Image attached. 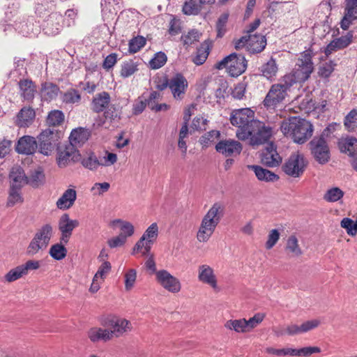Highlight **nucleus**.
<instances>
[{
  "label": "nucleus",
  "instance_id": "774afa93",
  "mask_svg": "<svg viewBox=\"0 0 357 357\" xmlns=\"http://www.w3.org/2000/svg\"><path fill=\"white\" fill-rule=\"evenodd\" d=\"M280 238V232L278 229H274L270 231L268 240L266 243V248L268 250L271 249L278 241Z\"/></svg>",
  "mask_w": 357,
  "mask_h": 357
},
{
  "label": "nucleus",
  "instance_id": "c03bdc74",
  "mask_svg": "<svg viewBox=\"0 0 357 357\" xmlns=\"http://www.w3.org/2000/svg\"><path fill=\"white\" fill-rule=\"evenodd\" d=\"M209 54V48L206 44H202L197 49L196 55L192 59V61L197 66L203 64Z\"/></svg>",
  "mask_w": 357,
  "mask_h": 357
},
{
  "label": "nucleus",
  "instance_id": "c756f323",
  "mask_svg": "<svg viewBox=\"0 0 357 357\" xmlns=\"http://www.w3.org/2000/svg\"><path fill=\"white\" fill-rule=\"evenodd\" d=\"M89 139V133L84 129L79 128L74 129L69 137V145L77 150L81 147Z\"/></svg>",
  "mask_w": 357,
  "mask_h": 357
},
{
  "label": "nucleus",
  "instance_id": "3c124183",
  "mask_svg": "<svg viewBox=\"0 0 357 357\" xmlns=\"http://www.w3.org/2000/svg\"><path fill=\"white\" fill-rule=\"evenodd\" d=\"M167 55L162 52H158L149 61V66L151 69H158L162 67L167 62Z\"/></svg>",
  "mask_w": 357,
  "mask_h": 357
},
{
  "label": "nucleus",
  "instance_id": "39448f33",
  "mask_svg": "<svg viewBox=\"0 0 357 357\" xmlns=\"http://www.w3.org/2000/svg\"><path fill=\"white\" fill-rule=\"evenodd\" d=\"M53 229L50 224H45L42 226L35 234L26 248V254L33 256L40 251L45 250L52 236Z\"/></svg>",
  "mask_w": 357,
  "mask_h": 357
},
{
  "label": "nucleus",
  "instance_id": "de8ad7c7",
  "mask_svg": "<svg viewBox=\"0 0 357 357\" xmlns=\"http://www.w3.org/2000/svg\"><path fill=\"white\" fill-rule=\"evenodd\" d=\"M49 254L53 259L59 261L66 257L67 250L63 245L56 243L50 248Z\"/></svg>",
  "mask_w": 357,
  "mask_h": 357
},
{
  "label": "nucleus",
  "instance_id": "338daca9",
  "mask_svg": "<svg viewBox=\"0 0 357 357\" xmlns=\"http://www.w3.org/2000/svg\"><path fill=\"white\" fill-rule=\"evenodd\" d=\"M146 98L143 96L139 97L132 105V114L135 115H139L142 113L146 107Z\"/></svg>",
  "mask_w": 357,
  "mask_h": 357
},
{
  "label": "nucleus",
  "instance_id": "680f3d73",
  "mask_svg": "<svg viewBox=\"0 0 357 357\" xmlns=\"http://www.w3.org/2000/svg\"><path fill=\"white\" fill-rule=\"evenodd\" d=\"M114 222L121 224V231L123 236L127 237L131 236L135 232L134 226L128 221L121 220L120 219L116 220Z\"/></svg>",
  "mask_w": 357,
  "mask_h": 357
},
{
  "label": "nucleus",
  "instance_id": "e2e57ef3",
  "mask_svg": "<svg viewBox=\"0 0 357 357\" xmlns=\"http://www.w3.org/2000/svg\"><path fill=\"white\" fill-rule=\"evenodd\" d=\"M264 314L257 313L248 320L245 319V325L248 332L257 327L264 320Z\"/></svg>",
  "mask_w": 357,
  "mask_h": 357
},
{
  "label": "nucleus",
  "instance_id": "f257e3e1",
  "mask_svg": "<svg viewBox=\"0 0 357 357\" xmlns=\"http://www.w3.org/2000/svg\"><path fill=\"white\" fill-rule=\"evenodd\" d=\"M280 130L287 137H290L297 144H304L313 133L312 124L297 116L291 117L282 121Z\"/></svg>",
  "mask_w": 357,
  "mask_h": 357
},
{
  "label": "nucleus",
  "instance_id": "052dcab7",
  "mask_svg": "<svg viewBox=\"0 0 357 357\" xmlns=\"http://www.w3.org/2000/svg\"><path fill=\"white\" fill-rule=\"evenodd\" d=\"M24 275L25 274L22 270V267L20 265L8 271L5 275V280L8 282H12L22 278Z\"/></svg>",
  "mask_w": 357,
  "mask_h": 357
},
{
  "label": "nucleus",
  "instance_id": "5701e85b",
  "mask_svg": "<svg viewBox=\"0 0 357 357\" xmlns=\"http://www.w3.org/2000/svg\"><path fill=\"white\" fill-rule=\"evenodd\" d=\"M261 160V163L268 167H278L282 162V158L272 144L262 153Z\"/></svg>",
  "mask_w": 357,
  "mask_h": 357
},
{
  "label": "nucleus",
  "instance_id": "cd10ccee",
  "mask_svg": "<svg viewBox=\"0 0 357 357\" xmlns=\"http://www.w3.org/2000/svg\"><path fill=\"white\" fill-rule=\"evenodd\" d=\"M109 102L110 96L109 93L102 91L97 93L92 100L91 109L96 113L102 112L108 107Z\"/></svg>",
  "mask_w": 357,
  "mask_h": 357
},
{
  "label": "nucleus",
  "instance_id": "6ab92c4d",
  "mask_svg": "<svg viewBox=\"0 0 357 357\" xmlns=\"http://www.w3.org/2000/svg\"><path fill=\"white\" fill-rule=\"evenodd\" d=\"M78 225L79 222L77 220H71L68 214H63L59 221V229L61 233V241L68 243L73 229Z\"/></svg>",
  "mask_w": 357,
  "mask_h": 357
},
{
  "label": "nucleus",
  "instance_id": "13d9d810",
  "mask_svg": "<svg viewBox=\"0 0 357 357\" xmlns=\"http://www.w3.org/2000/svg\"><path fill=\"white\" fill-rule=\"evenodd\" d=\"M81 100V96L78 91L70 89L63 96V101L68 104L78 103Z\"/></svg>",
  "mask_w": 357,
  "mask_h": 357
},
{
  "label": "nucleus",
  "instance_id": "37998d69",
  "mask_svg": "<svg viewBox=\"0 0 357 357\" xmlns=\"http://www.w3.org/2000/svg\"><path fill=\"white\" fill-rule=\"evenodd\" d=\"M137 66V63L132 60L124 61L121 64V76L123 78H127L132 75L138 70Z\"/></svg>",
  "mask_w": 357,
  "mask_h": 357
},
{
  "label": "nucleus",
  "instance_id": "6e6552de",
  "mask_svg": "<svg viewBox=\"0 0 357 357\" xmlns=\"http://www.w3.org/2000/svg\"><path fill=\"white\" fill-rule=\"evenodd\" d=\"M307 165V161L303 154L295 152L291 154L282 165L283 172L293 178L301 176Z\"/></svg>",
  "mask_w": 357,
  "mask_h": 357
},
{
  "label": "nucleus",
  "instance_id": "a19ab883",
  "mask_svg": "<svg viewBox=\"0 0 357 357\" xmlns=\"http://www.w3.org/2000/svg\"><path fill=\"white\" fill-rule=\"evenodd\" d=\"M285 249L292 257H299L303 253L298 245V241L295 236L288 238Z\"/></svg>",
  "mask_w": 357,
  "mask_h": 357
},
{
  "label": "nucleus",
  "instance_id": "e433bc0d",
  "mask_svg": "<svg viewBox=\"0 0 357 357\" xmlns=\"http://www.w3.org/2000/svg\"><path fill=\"white\" fill-rule=\"evenodd\" d=\"M45 182V174L41 167L31 172L30 175L27 176L26 183L33 188H38Z\"/></svg>",
  "mask_w": 357,
  "mask_h": 357
},
{
  "label": "nucleus",
  "instance_id": "c9c22d12",
  "mask_svg": "<svg viewBox=\"0 0 357 357\" xmlns=\"http://www.w3.org/2000/svg\"><path fill=\"white\" fill-rule=\"evenodd\" d=\"M59 92V88L56 84L52 82H45L42 84L40 94L42 98L47 101L55 99Z\"/></svg>",
  "mask_w": 357,
  "mask_h": 357
},
{
  "label": "nucleus",
  "instance_id": "09e8293b",
  "mask_svg": "<svg viewBox=\"0 0 357 357\" xmlns=\"http://www.w3.org/2000/svg\"><path fill=\"white\" fill-rule=\"evenodd\" d=\"M344 192L337 187L328 189L324 195V199L328 202H335L342 199Z\"/></svg>",
  "mask_w": 357,
  "mask_h": 357
},
{
  "label": "nucleus",
  "instance_id": "aec40b11",
  "mask_svg": "<svg viewBox=\"0 0 357 357\" xmlns=\"http://www.w3.org/2000/svg\"><path fill=\"white\" fill-rule=\"evenodd\" d=\"M79 158L80 155L79 151L75 149L72 145L67 144L63 149H59L57 163L60 167H64L71 161L75 162L79 160Z\"/></svg>",
  "mask_w": 357,
  "mask_h": 357
},
{
  "label": "nucleus",
  "instance_id": "a18cd8bd",
  "mask_svg": "<svg viewBox=\"0 0 357 357\" xmlns=\"http://www.w3.org/2000/svg\"><path fill=\"white\" fill-rule=\"evenodd\" d=\"M201 35L202 34L195 29H192L187 33L183 34L181 36V40L183 41V45L188 47L194 45L199 41Z\"/></svg>",
  "mask_w": 357,
  "mask_h": 357
},
{
  "label": "nucleus",
  "instance_id": "b1692460",
  "mask_svg": "<svg viewBox=\"0 0 357 357\" xmlns=\"http://www.w3.org/2000/svg\"><path fill=\"white\" fill-rule=\"evenodd\" d=\"M36 116L35 110L31 107H24L17 113L15 123L20 128L29 127Z\"/></svg>",
  "mask_w": 357,
  "mask_h": 357
},
{
  "label": "nucleus",
  "instance_id": "f3484780",
  "mask_svg": "<svg viewBox=\"0 0 357 357\" xmlns=\"http://www.w3.org/2000/svg\"><path fill=\"white\" fill-rule=\"evenodd\" d=\"M217 152L226 157L239 155L242 151L240 142L234 139L220 140L215 145Z\"/></svg>",
  "mask_w": 357,
  "mask_h": 357
},
{
  "label": "nucleus",
  "instance_id": "bf43d9fd",
  "mask_svg": "<svg viewBox=\"0 0 357 357\" xmlns=\"http://www.w3.org/2000/svg\"><path fill=\"white\" fill-rule=\"evenodd\" d=\"M321 349L318 347H305L300 349H295V356L309 357L313 354H319Z\"/></svg>",
  "mask_w": 357,
  "mask_h": 357
},
{
  "label": "nucleus",
  "instance_id": "bb28decb",
  "mask_svg": "<svg viewBox=\"0 0 357 357\" xmlns=\"http://www.w3.org/2000/svg\"><path fill=\"white\" fill-rule=\"evenodd\" d=\"M77 199V192L73 188H68L57 200L56 207L61 210H67L72 207Z\"/></svg>",
  "mask_w": 357,
  "mask_h": 357
},
{
  "label": "nucleus",
  "instance_id": "79ce46f5",
  "mask_svg": "<svg viewBox=\"0 0 357 357\" xmlns=\"http://www.w3.org/2000/svg\"><path fill=\"white\" fill-rule=\"evenodd\" d=\"M21 188L11 185L9 191V195L7 201V206L12 207L15 204L22 203L23 202V197L20 192Z\"/></svg>",
  "mask_w": 357,
  "mask_h": 357
},
{
  "label": "nucleus",
  "instance_id": "49530a36",
  "mask_svg": "<svg viewBox=\"0 0 357 357\" xmlns=\"http://www.w3.org/2000/svg\"><path fill=\"white\" fill-rule=\"evenodd\" d=\"M64 120L63 113L57 109L51 111L47 117V123L50 126L55 127L61 125Z\"/></svg>",
  "mask_w": 357,
  "mask_h": 357
},
{
  "label": "nucleus",
  "instance_id": "c85d7f7f",
  "mask_svg": "<svg viewBox=\"0 0 357 357\" xmlns=\"http://www.w3.org/2000/svg\"><path fill=\"white\" fill-rule=\"evenodd\" d=\"M56 0H38L36 7V13L41 17H46L47 15L56 13Z\"/></svg>",
  "mask_w": 357,
  "mask_h": 357
},
{
  "label": "nucleus",
  "instance_id": "473e14b6",
  "mask_svg": "<svg viewBox=\"0 0 357 357\" xmlns=\"http://www.w3.org/2000/svg\"><path fill=\"white\" fill-rule=\"evenodd\" d=\"M19 86L21 91V96L26 100H32L36 92V86L29 79H22L19 82Z\"/></svg>",
  "mask_w": 357,
  "mask_h": 357
},
{
  "label": "nucleus",
  "instance_id": "0eeeda50",
  "mask_svg": "<svg viewBox=\"0 0 357 357\" xmlns=\"http://www.w3.org/2000/svg\"><path fill=\"white\" fill-rule=\"evenodd\" d=\"M61 132L55 128H47L38 136L39 152L45 155H50L58 145Z\"/></svg>",
  "mask_w": 357,
  "mask_h": 357
},
{
  "label": "nucleus",
  "instance_id": "2eb2a0df",
  "mask_svg": "<svg viewBox=\"0 0 357 357\" xmlns=\"http://www.w3.org/2000/svg\"><path fill=\"white\" fill-rule=\"evenodd\" d=\"M156 280L165 289L171 293H178L181 289L178 279L166 270H160L156 272Z\"/></svg>",
  "mask_w": 357,
  "mask_h": 357
},
{
  "label": "nucleus",
  "instance_id": "a211bd4d",
  "mask_svg": "<svg viewBox=\"0 0 357 357\" xmlns=\"http://www.w3.org/2000/svg\"><path fill=\"white\" fill-rule=\"evenodd\" d=\"M43 26L45 33L50 36L58 34L62 29L63 17L59 13H52L47 15Z\"/></svg>",
  "mask_w": 357,
  "mask_h": 357
},
{
  "label": "nucleus",
  "instance_id": "603ef678",
  "mask_svg": "<svg viewBox=\"0 0 357 357\" xmlns=\"http://www.w3.org/2000/svg\"><path fill=\"white\" fill-rule=\"evenodd\" d=\"M146 43V38L143 36H138L132 38L128 43V51L130 53H136L139 52Z\"/></svg>",
  "mask_w": 357,
  "mask_h": 357
},
{
  "label": "nucleus",
  "instance_id": "2f4dec72",
  "mask_svg": "<svg viewBox=\"0 0 357 357\" xmlns=\"http://www.w3.org/2000/svg\"><path fill=\"white\" fill-rule=\"evenodd\" d=\"M10 178L12 181L11 185L21 188L26 183L27 176L21 167L16 166L12 168L10 173Z\"/></svg>",
  "mask_w": 357,
  "mask_h": 357
},
{
  "label": "nucleus",
  "instance_id": "8fccbe9b",
  "mask_svg": "<svg viewBox=\"0 0 357 357\" xmlns=\"http://www.w3.org/2000/svg\"><path fill=\"white\" fill-rule=\"evenodd\" d=\"M201 9V6L197 3L196 0H189L184 3L182 10L185 15H196Z\"/></svg>",
  "mask_w": 357,
  "mask_h": 357
},
{
  "label": "nucleus",
  "instance_id": "5fc2aeb1",
  "mask_svg": "<svg viewBox=\"0 0 357 357\" xmlns=\"http://www.w3.org/2000/svg\"><path fill=\"white\" fill-rule=\"evenodd\" d=\"M344 124L349 131H354L357 127V110L352 109L345 116Z\"/></svg>",
  "mask_w": 357,
  "mask_h": 357
},
{
  "label": "nucleus",
  "instance_id": "6e6d98bb",
  "mask_svg": "<svg viewBox=\"0 0 357 357\" xmlns=\"http://www.w3.org/2000/svg\"><path fill=\"white\" fill-rule=\"evenodd\" d=\"M266 352L279 357L287 356H295V349L293 348L275 349L273 347H267L266 348Z\"/></svg>",
  "mask_w": 357,
  "mask_h": 357
},
{
  "label": "nucleus",
  "instance_id": "864d4df0",
  "mask_svg": "<svg viewBox=\"0 0 357 357\" xmlns=\"http://www.w3.org/2000/svg\"><path fill=\"white\" fill-rule=\"evenodd\" d=\"M340 225L346 229L349 236L357 235V220L354 221L349 218H344L341 220Z\"/></svg>",
  "mask_w": 357,
  "mask_h": 357
},
{
  "label": "nucleus",
  "instance_id": "ddd939ff",
  "mask_svg": "<svg viewBox=\"0 0 357 357\" xmlns=\"http://www.w3.org/2000/svg\"><path fill=\"white\" fill-rule=\"evenodd\" d=\"M338 148L342 153L349 157V162L352 168L357 172V138L347 137L338 141Z\"/></svg>",
  "mask_w": 357,
  "mask_h": 357
},
{
  "label": "nucleus",
  "instance_id": "7ed1b4c3",
  "mask_svg": "<svg viewBox=\"0 0 357 357\" xmlns=\"http://www.w3.org/2000/svg\"><path fill=\"white\" fill-rule=\"evenodd\" d=\"M257 121L254 111L250 108L234 110L230 116L231 123L238 128L236 136L241 140H245L251 136L253 122Z\"/></svg>",
  "mask_w": 357,
  "mask_h": 357
},
{
  "label": "nucleus",
  "instance_id": "7c9ffc66",
  "mask_svg": "<svg viewBox=\"0 0 357 357\" xmlns=\"http://www.w3.org/2000/svg\"><path fill=\"white\" fill-rule=\"evenodd\" d=\"M248 168L252 170L257 179L264 182H274L279 179V176L274 172L264 169L259 165H248Z\"/></svg>",
  "mask_w": 357,
  "mask_h": 357
},
{
  "label": "nucleus",
  "instance_id": "4be33fe9",
  "mask_svg": "<svg viewBox=\"0 0 357 357\" xmlns=\"http://www.w3.org/2000/svg\"><path fill=\"white\" fill-rule=\"evenodd\" d=\"M198 280L204 284H208L213 289H216L217 278L213 269L207 264H202L198 267Z\"/></svg>",
  "mask_w": 357,
  "mask_h": 357
},
{
  "label": "nucleus",
  "instance_id": "ea45409f",
  "mask_svg": "<svg viewBox=\"0 0 357 357\" xmlns=\"http://www.w3.org/2000/svg\"><path fill=\"white\" fill-rule=\"evenodd\" d=\"M225 327L236 333H247L245 319H230L226 321Z\"/></svg>",
  "mask_w": 357,
  "mask_h": 357
},
{
  "label": "nucleus",
  "instance_id": "9d476101",
  "mask_svg": "<svg viewBox=\"0 0 357 357\" xmlns=\"http://www.w3.org/2000/svg\"><path fill=\"white\" fill-rule=\"evenodd\" d=\"M313 69L311 54L307 52H303L293 71L294 82H305L310 77Z\"/></svg>",
  "mask_w": 357,
  "mask_h": 357
},
{
  "label": "nucleus",
  "instance_id": "4c0bfd02",
  "mask_svg": "<svg viewBox=\"0 0 357 357\" xmlns=\"http://www.w3.org/2000/svg\"><path fill=\"white\" fill-rule=\"evenodd\" d=\"M278 68L276 64V61L274 59L271 58L266 63L263 64L259 70L262 75L267 79H271L274 77L278 72Z\"/></svg>",
  "mask_w": 357,
  "mask_h": 357
},
{
  "label": "nucleus",
  "instance_id": "0e129e2a",
  "mask_svg": "<svg viewBox=\"0 0 357 357\" xmlns=\"http://www.w3.org/2000/svg\"><path fill=\"white\" fill-rule=\"evenodd\" d=\"M335 64L333 61L325 62L319 68V75L322 77H328L334 70Z\"/></svg>",
  "mask_w": 357,
  "mask_h": 357
},
{
  "label": "nucleus",
  "instance_id": "412c9836",
  "mask_svg": "<svg viewBox=\"0 0 357 357\" xmlns=\"http://www.w3.org/2000/svg\"><path fill=\"white\" fill-rule=\"evenodd\" d=\"M38 148L36 139L31 136L24 135L20 137L15 146V151L20 154H33Z\"/></svg>",
  "mask_w": 357,
  "mask_h": 357
},
{
  "label": "nucleus",
  "instance_id": "423d86ee",
  "mask_svg": "<svg viewBox=\"0 0 357 357\" xmlns=\"http://www.w3.org/2000/svg\"><path fill=\"white\" fill-rule=\"evenodd\" d=\"M247 61L244 55L232 53L215 63L218 70L227 68L231 77H238L243 74L247 68Z\"/></svg>",
  "mask_w": 357,
  "mask_h": 357
},
{
  "label": "nucleus",
  "instance_id": "9b49d317",
  "mask_svg": "<svg viewBox=\"0 0 357 357\" xmlns=\"http://www.w3.org/2000/svg\"><path fill=\"white\" fill-rule=\"evenodd\" d=\"M253 123L252 134L249 137L250 144L255 146L266 143L273 134L271 126L259 120Z\"/></svg>",
  "mask_w": 357,
  "mask_h": 357
},
{
  "label": "nucleus",
  "instance_id": "f8f14e48",
  "mask_svg": "<svg viewBox=\"0 0 357 357\" xmlns=\"http://www.w3.org/2000/svg\"><path fill=\"white\" fill-rule=\"evenodd\" d=\"M309 146L312 155L319 164L324 165L329 161L330 151L325 138L314 137Z\"/></svg>",
  "mask_w": 357,
  "mask_h": 357
},
{
  "label": "nucleus",
  "instance_id": "72a5a7b5",
  "mask_svg": "<svg viewBox=\"0 0 357 357\" xmlns=\"http://www.w3.org/2000/svg\"><path fill=\"white\" fill-rule=\"evenodd\" d=\"M108 329H104L101 328H92L88 331V337L90 340L93 342H97L99 341L107 342L112 340Z\"/></svg>",
  "mask_w": 357,
  "mask_h": 357
},
{
  "label": "nucleus",
  "instance_id": "58836bf2",
  "mask_svg": "<svg viewBox=\"0 0 357 357\" xmlns=\"http://www.w3.org/2000/svg\"><path fill=\"white\" fill-rule=\"evenodd\" d=\"M220 137V132L218 130H213L203 135L199 140V142L203 148H207L211 144L215 143Z\"/></svg>",
  "mask_w": 357,
  "mask_h": 357
},
{
  "label": "nucleus",
  "instance_id": "69168bd1",
  "mask_svg": "<svg viewBox=\"0 0 357 357\" xmlns=\"http://www.w3.org/2000/svg\"><path fill=\"white\" fill-rule=\"evenodd\" d=\"M137 272L135 269H130L125 275V288L126 290L131 289L135 282Z\"/></svg>",
  "mask_w": 357,
  "mask_h": 357
},
{
  "label": "nucleus",
  "instance_id": "20e7f679",
  "mask_svg": "<svg viewBox=\"0 0 357 357\" xmlns=\"http://www.w3.org/2000/svg\"><path fill=\"white\" fill-rule=\"evenodd\" d=\"M294 83L291 77L284 76L280 82L273 84L263 100L264 106L266 109H275L284 100Z\"/></svg>",
  "mask_w": 357,
  "mask_h": 357
},
{
  "label": "nucleus",
  "instance_id": "4468645a",
  "mask_svg": "<svg viewBox=\"0 0 357 357\" xmlns=\"http://www.w3.org/2000/svg\"><path fill=\"white\" fill-rule=\"evenodd\" d=\"M105 326L109 328V333L113 337H119L125 333L131 331L132 327L131 323L123 318L114 317L108 319L105 323Z\"/></svg>",
  "mask_w": 357,
  "mask_h": 357
},
{
  "label": "nucleus",
  "instance_id": "393cba45",
  "mask_svg": "<svg viewBox=\"0 0 357 357\" xmlns=\"http://www.w3.org/2000/svg\"><path fill=\"white\" fill-rule=\"evenodd\" d=\"M353 32L349 31L345 36L333 40L326 47V54H329L333 52L344 49L348 47L353 40Z\"/></svg>",
  "mask_w": 357,
  "mask_h": 357
},
{
  "label": "nucleus",
  "instance_id": "a878e982",
  "mask_svg": "<svg viewBox=\"0 0 357 357\" xmlns=\"http://www.w3.org/2000/svg\"><path fill=\"white\" fill-rule=\"evenodd\" d=\"M266 46V37L261 34L248 35V51L251 54L261 52Z\"/></svg>",
  "mask_w": 357,
  "mask_h": 357
},
{
  "label": "nucleus",
  "instance_id": "dca6fc26",
  "mask_svg": "<svg viewBox=\"0 0 357 357\" xmlns=\"http://www.w3.org/2000/svg\"><path fill=\"white\" fill-rule=\"evenodd\" d=\"M188 86V81L181 73H176L170 79L169 89L176 100H181L184 98Z\"/></svg>",
  "mask_w": 357,
  "mask_h": 357
},
{
  "label": "nucleus",
  "instance_id": "4d7b16f0",
  "mask_svg": "<svg viewBox=\"0 0 357 357\" xmlns=\"http://www.w3.org/2000/svg\"><path fill=\"white\" fill-rule=\"evenodd\" d=\"M229 18V13L222 14L216 23L217 38H222L226 32V24Z\"/></svg>",
  "mask_w": 357,
  "mask_h": 357
},
{
  "label": "nucleus",
  "instance_id": "1a4fd4ad",
  "mask_svg": "<svg viewBox=\"0 0 357 357\" xmlns=\"http://www.w3.org/2000/svg\"><path fill=\"white\" fill-rule=\"evenodd\" d=\"M158 233L157 223H152L135 245L132 254L134 255L136 252L141 251L144 256L149 255L151 246L156 241Z\"/></svg>",
  "mask_w": 357,
  "mask_h": 357
},
{
  "label": "nucleus",
  "instance_id": "f03ea898",
  "mask_svg": "<svg viewBox=\"0 0 357 357\" xmlns=\"http://www.w3.org/2000/svg\"><path fill=\"white\" fill-rule=\"evenodd\" d=\"M224 206L219 202L215 203L202 218L197 233L199 242L206 243L213 235L216 227L224 215Z\"/></svg>",
  "mask_w": 357,
  "mask_h": 357
},
{
  "label": "nucleus",
  "instance_id": "f704fd0d",
  "mask_svg": "<svg viewBox=\"0 0 357 357\" xmlns=\"http://www.w3.org/2000/svg\"><path fill=\"white\" fill-rule=\"evenodd\" d=\"M82 166L91 171L96 170L101 166L102 160H98L93 152L86 153L82 158H79Z\"/></svg>",
  "mask_w": 357,
  "mask_h": 357
}]
</instances>
